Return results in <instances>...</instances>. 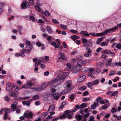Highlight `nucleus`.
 I'll return each mask as SVG.
<instances>
[{
    "label": "nucleus",
    "mask_w": 121,
    "mask_h": 121,
    "mask_svg": "<svg viewBox=\"0 0 121 121\" xmlns=\"http://www.w3.org/2000/svg\"><path fill=\"white\" fill-rule=\"evenodd\" d=\"M66 75L65 72L61 73H59L58 75L57 78L54 79L51 81L49 83V85L50 86L52 87H56L57 86L56 84L58 80H62L64 79Z\"/></svg>",
    "instance_id": "f257e3e1"
},
{
    "label": "nucleus",
    "mask_w": 121,
    "mask_h": 121,
    "mask_svg": "<svg viewBox=\"0 0 121 121\" xmlns=\"http://www.w3.org/2000/svg\"><path fill=\"white\" fill-rule=\"evenodd\" d=\"M118 26L120 27H121V23L119 24L118 26H117L111 28L107 29L104 32L100 33H97V35L101 36L106 35L108 32L110 33L111 31H112L117 29L118 28Z\"/></svg>",
    "instance_id": "f03ea898"
},
{
    "label": "nucleus",
    "mask_w": 121,
    "mask_h": 121,
    "mask_svg": "<svg viewBox=\"0 0 121 121\" xmlns=\"http://www.w3.org/2000/svg\"><path fill=\"white\" fill-rule=\"evenodd\" d=\"M71 112L69 110L66 111L60 117L61 119H63L67 117L69 119H70L72 118V116L70 114Z\"/></svg>",
    "instance_id": "7ed1b4c3"
},
{
    "label": "nucleus",
    "mask_w": 121,
    "mask_h": 121,
    "mask_svg": "<svg viewBox=\"0 0 121 121\" xmlns=\"http://www.w3.org/2000/svg\"><path fill=\"white\" fill-rule=\"evenodd\" d=\"M82 41L83 42L84 47L86 48L91 47L93 46L92 43L91 41H87V40L85 39H82Z\"/></svg>",
    "instance_id": "20e7f679"
},
{
    "label": "nucleus",
    "mask_w": 121,
    "mask_h": 121,
    "mask_svg": "<svg viewBox=\"0 0 121 121\" xmlns=\"http://www.w3.org/2000/svg\"><path fill=\"white\" fill-rule=\"evenodd\" d=\"M30 49L27 50V49H25L24 48H23L22 49L21 52L22 53H21L19 54V56L22 57H23L25 56V54L26 52L28 53V54L30 53V52L31 51V48Z\"/></svg>",
    "instance_id": "39448f33"
},
{
    "label": "nucleus",
    "mask_w": 121,
    "mask_h": 121,
    "mask_svg": "<svg viewBox=\"0 0 121 121\" xmlns=\"http://www.w3.org/2000/svg\"><path fill=\"white\" fill-rule=\"evenodd\" d=\"M14 88V86L11 83L9 82L7 83L6 86V89L8 91H12Z\"/></svg>",
    "instance_id": "423d86ee"
},
{
    "label": "nucleus",
    "mask_w": 121,
    "mask_h": 121,
    "mask_svg": "<svg viewBox=\"0 0 121 121\" xmlns=\"http://www.w3.org/2000/svg\"><path fill=\"white\" fill-rule=\"evenodd\" d=\"M33 114L32 112L29 111H26L24 113L23 116L25 117H26L27 118H31L32 117Z\"/></svg>",
    "instance_id": "0eeeda50"
},
{
    "label": "nucleus",
    "mask_w": 121,
    "mask_h": 121,
    "mask_svg": "<svg viewBox=\"0 0 121 121\" xmlns=\"http://www.w3.org/2000/svg\"><path fill=\"white\" fill-rule=\"evenodd\" d=\"M9 95L11 97H17L19 94V92L17 91H11L9 92Z\"/></svg>",
    "instance_id": "6e6552de"
},
{
    "label": "nucleus",
    "mask_w": 121,
    "mask_h": 121,
    "mask_svg": "<svg viewBox=\"0 0 121 121\" xmlns=\"http://www.w3.org/2000/svg\"><path fill=\"white\" fill-rule=\"evenodd\" d=\"M33 84L32 82H30L28 83L22 85V88L25 89H28L31 88L32 85Z\"/></svg>",
    "instance_id": "1a4fd4ad"
},
{
    "label": "nucleus",
    "mask_w": 121,
    "mask_h": 121,
    "mask_svg": "<svg viewBox=\"0 0 121 121\" xmlns=\"http://www.w3.org/2000/svg\"><path fill=\"white\" fill-rule=\"evenodd\" d=\"M17 103L16 102H13L11 105V110L13 111H14L17 108Z\"/></svg>",
    "instance_id": "9d476101"
},
{
    "label": "nucleus",
    "mask_w": 121,
    "mask_h": 121,
    "mask_svg": "<svg viewBox=\"0 0 121 121\" xmlns=\"http://www.w3.org/2000/svg\"><path fill=\"white\" fill-rule=\"evenodd\" d=\"M72 83V82L71 80L68 81L64 83V86L65 88L67 87L69 88L71 86Z\"/></svg>",
    "instance_id": "9b49d317"
},
{
    "label": "nucleus",
    "mask_w": 121,
    "mask_h": 121,
    "mask_svg": "<svg viewBox=\"0 0 121 121\" xmlns=\"http://www.w3.org/2000/svg\"><path fill=\"white\" fill-rule=\"evenodd\" d=\"M25 43L27 45L26 46V48L25 49H27V50H28L31 48V51L33 49L32 46L30 44V41L28 40Z\"/></svg>",
    "instance_id": "f8f14e48"
},
{
    "label": "nucleus",
    "mask_w": 121,
    "mask_h": 121,
    "mask_svg": "<svg viewBox=\"0 0 121 121\" xmlns=\"http://www.w3.org/2000/svg\"><path fill=\"white\" fill-rule=\"evenodd\" d=\"M22 7L23 9H25L27 7H29V4L27 1H24L22 2L21 4Z\"/></svg>",
    "instance_id": "ddd939ff"
},
{
    "label": "nucleus",
    "mask_w": 121,
    "mask_h": 121,
    "mask_svg": "<svg viewBox=\"0 0 121 121\" xmlns=\"http://www.w3.org/2000/svg\"><path fill=\"white\" fill-rule=\"evenodd\" d=\"M78 65L79 66H82V65H85L86 64V62L85 60L82 61L81 60H78L77 62Z\"/></svg>",
    "instance_id": "4468645a"
},
{
    "label": "nucleus",
    "mask_w": 121,
    "mask_h": 121,
    "mask_svg": "<svg viewBox=\"0 0 121 121\" xmlns=\"http://www.w3.org/2000/svg\"><path fill=\"white\" fill-rule=\"evenodd\" d=\"M86 77L85 75H83L79 77L77 79L78 82H81L83 81L85 79Z\"/></svg>",
    "instance_id": "2eb2a0df"
},
{
    "label": "nucleus",
    "mask_w": 121,
    "mask_h": 121,
    "mask_svg": "<svg viewBox=\"0 0 121 121\" xmlns=\"http://www.w3.org/2000/svg\"><path fill=\"white\" fill-rule=\"evenodd\" d=\"M60 95L58 93H56L53 94V96H52V98H54L55 100L58 99L59 98Z\"/></svg>",
    "instance_id": "dca6fc26"
},
{
    "label": "nucleus",
    "mask_w": 121,
    "mask_h": 121,
    "mask_svg": "<svg viewBox=\"0 0 121 121\" xmlns=\"http://www.w3.org/2000/svg\"><path fill=\"white\" fill-rule=\"evenodd\" d=\"M55 109V106L53 104L50 105L49 107L48 110V112L50 111H53Z\"/></svg>",
    "instance_id": "f3484780"
},
{
    "label": "nucleus",
    "mask_w": 121,
    "mask_h": 121,
    "mask_svg": "<svg viewBox=\"0 0 121 121\" xmlns=\"http://www.w3.org/2000/svg\"><path fill=\"white\" fill-rule=\"evenodd\" d=\"M79 70L78 66L74 67L72 69V72L73 73H75L78 72Z\"/></svg>",
    "instance_id": "a211bd4d"
},
{
    "label": "nucleus",
    "mask_w": 121,
    "mask_h": 121,
    "mask_svg": "<svg viewBox=\"0 0 121 121\" xmlns=\"http://www.w3.org/2000/svg\"><path fill=\"white\" fill-rule=\"evenodd\" d=\"M102 53H105L107 54H113V55H115L114 53H112L109 50H104L102 51Z\"/></svg>",
    "instance_id": "6ab92c4d"
},
{
    "label": "nucleus",
    "mask_w": 121,
    "mask_h": 121,
    "mask_svg": "<svg viewBox=\"0 0 121 121\" xmlns=\"http://www.w3.org/2000/svg\"><path fill=\"white\" fill-rule=\"evenodd\" d=\"M80 33L81 34L83 35L84 36H89L88 33L86 31H82L80 32Z\"/></svg>",
    "instance_id": "aec40b11"
},
{
    "label": "nucleus",
    "mask_w": 121,
    "mask_h": 121,
    "mask_svg": "<svg viewBox=\"0 0 121 121\" xmlns=\"http://www.w3.org/2000/svg\"><path fill=\"white\" fill-rule=\"evenodd\" d=\"M2 111H3L5 112L4 114H8L10 112V110L7 108L2 109Z\"/></svg>",
    "instance_id": "412c9836"
},
{
    "label": "nucleus",
    "mask_w": 121,
    "mask_h": 121,
    "mask_svg": "<svg viewBox=\"0 0 121 121\" xmlns=\"http://www.w3.org/2000/svg\"><path fill=\"white\" fill-rule=\"evenodd\" d=\"M98 104V102H95L94 104L91 107V109H95L96 108V105Z\"/></svg>",
    "instance_id": "4be33fe9"
},
{
    "label": "nucleus",
    "mask_w": 121,
    "mask_h": 121,
    "mask_svg": "<svg viewBox=\"0 0 121 121\" xmlns=\"http://www.w3.org/2000/svg\"><path fill=\"white\" fill-rule=\"evenodd\" d=\"M47 29L48 33L49 34H52V30L51 29V27L49 26H47Z\"/></svg>",
    "instance_id": "5701e85b"
},
{
    "label": "nucleus",
    "mask_w": 121,
    "mask_h": 121,
    "mask_svg": "<svg viewBox=\"0 0 121 121\" xmlns=\"http://www.w3.org/2000/svg\"><path fill=\"white\" fill-rule=\"evenodd\" d=\"M3 119L5 120L8 119L9 120H10V118L9 117V116L7 114H4L3 116Z\"/></svg>",
    "instance_id": "b1692460"
},
{
    "label": "nucleus",
    "mask_w": 121,
    "mask_h": 121,
    "mask_svg": "<svg viewBox=\"0 0 121 121\" xmlns=\"http://www.w3.org/2000/svg\"><path fill=\"white\" fill-rule=\"evenodd\" d=\"M67 67L66 69H67V70H70L71 68V64L69 63H67Z\"/></svg>",
    "instance_id": "393cba45"
},
{
    "label": "nucleus",
    "mask_w": 121,
    "mask_h": 121,
    "mask_svg": "<svg viewBox=\"0 0 121 121\" xmlns=\"http://www.w3.org/2000/svg\"><path fill=\"white\" fill-rule=\"evenodd\" d=\"M59 55L61 58H62V59L63 60H65V56L64 54L62 52H60L59 53Z\"/></svg>",
    "instance_id": "a878e982"
},
{
    "label": "nucleus",
    "mask_w": 121,
    "mask_h": 121,
    "mask_svg": "<svg viewBox=\"0 0 121 121\" xmlns=\"http://www.w3.org/2000/svg\"><path fill=\"white\" fill-rule=\"evenodd\" d=\"M51 44L52 45H54L56 48H58L59 47V45L54 42L52 43H51Z\"/></svg>",
    "instance_id": "bb28decb"
},
{
    "label": "nucleus",
    "mask_w": 121,
    "mask_h": 121,
    "mask_svg": "<svg viewBox=\"0 0 121 121\" xmlns=\"http://www.w3.org/2000/svg\"><path fill=\"white\" fill-rule=\"evenodd\" d=\"M103 38V37H102L98 39L96 41V43L97 44H99L100 42L102 41Z\"/></svg>",
    "instance_id": "cd10ccee"
},
{
    "label": "nucleus",
    "mask_w": 121,
    "mask_h": 121,
    "mask_svg": "<svg viewBox=\"0 0 121 121\" xmlns=\"http://www.w3.org/2000/svg\"><path fill=\"white\" fill-rule=\"evenodd\" d=\"M33 99L34 100H38L39 99V96L37 95H36L33 97Z\"/></svg>",
    "instance_id": "c85d7f7f"
},
{
    "label": "nucleus",
    "mask_w": 121,
    "mask_h": 121,
    "mask_svg": "<svg viewBox=\"0 0 121 121\" xmlns=\"http://www.w3.org/2000/svg\"><path fill=\"white\" fill-rule=\"evenodd\" d=\"M112 60L109 59L108 60V62L107 63L106 65L107 66H110L111 64Z\"/></svg>",
    "instance_id": "c756f323"
},
{
    "label": "nucleus",
    "mask_w": 121,
    "mask_h": 121,
    "mask_svg": "<svg viewBox=\"0 0 121 121\" xmlns=\"http://www.w3.org/2000/svg\"><path fill=\"white\" fill-rule=\"evenodd\" d=\"M75 58H76V60L78 61V60H81L82 58V57L80 56H78L76 57Z\"/></svg>",
    "instance_id": "7c9ffc66"
},
{
    "label": "nucleus",
    "mask_w": 121,
    "mask_h": 121,
    "mask_svg": "<svg viewBox=\"0 0 121 121\" xmlns=\"http://www.w3.org/2000/svg\"><path fill=\"white\" fill-rule=\"evenodd\" d=\"M41 62V60L40 59L37 60V61H36V62L35 66V67H37L38 65Z\"/></svg>",
    "instance_id": "2f4dec72"
},
{
    "label": "nucleus",
    "mask_w": 121,
    "mask_h": 121,
    "mask_svg": "<svg viewBox=\"0 0 121 121\" xmlns=\"http://www.w3.org/2000/svg\"><path fill=\"white\" fill-rule=\"evenodd\" d=\"M116 46V48H118L119 50H121V43L117 44Z\"/></svg>",
    "instance_id": "473e14b6"
},
{
    "label": "nucleus",
    "mask_w": 121,
    "mask_h": 121,
    "mask_svg": "<svg viewBox=\"0 0 121 121\" xmlns=\"http://www.w3.org/2000/svg\"><path fill=\"white\" fill-rule=\"evenodd\" d=\"M118 94V92L117 91H115L113 93H112L110 95V96H112L116 95Z\"/></svg>",
    "instance_id": "72a5a7b5"
},
{
    "label": "nucleus",
    "mask_w": 121,
    "mask_h": 121,
    "mask_svg": "<svg viewBox=\"0 0 121 121\" xmlns=\"http://www.w3.org/2000/svg\"><path fill=\"white\" fill-rule=\"evenodd\" d=\"M108 43H106L105 42H102L100 44L101 46H106L108 44Z\"/></svg>",
    "instance_id": "f704fd0d"
},
{
    "label": "nucleus",
    "mask_w": 121,
    "mask_h": 121,
    "mask_svg": "<svg viewBox=\"0 0 121 121\" xmlns=\"http://www.w3.org/2000/svg\"><path fill=\"white\" fill-rule=\"evenodd\" d=\"M76 118L78 120H81L82 118V117L79 115H77L76 117Z\"/></svg>",
    "instance_id": "c9c22d12"
},
{
    "label": "nucleus",
    "mask_w": 121,
    "mask_h": 121,
    "mask_svg": "<svg viewBox=\"0 0 121 121\" xmlns=\"http://www.w3.org/2000/svg\"><path fill=\"white\" fill-rule=\"evenodd\" d=\"M86 88V87L85 86H83L79 89V90L81 91H83L85 90Z\"/></svg>",
    "instance_id": "e433bc0d"
},
{
    "label": "nucleus",
    "mask_w": 121,
    "mask_h": 121,
    "mask_svg": "<svg viewBox=\"0 0 121 121\" xmlns=\"http://www.w3.org/2000/svg\"><path fill=\"white\" fill-rule=\"evenodd\" d=\"M60 26L62 29L64 30H65L67 29V26H64L63 25L61 24Z\"/></svg>",
    "instance_id": "4c0bfd02"
},
{
    "label": "nucleus",
    "mask_w": 121,
    "mask_h": 121,
    "mask_svg": "<svg viewBox=\"0 0 121 121\" xmlns=\"http://www.w3.org/2000/svg\"><path fill=\"white\" fill-rule=\"evenodd\" d=\"M95 118L93 116L90 117V119L89 120V121H95L94 120Z\"/></svg>",
    "instance_id": "58836bf2"
},
{
    "label": "nucleus",
    "mask_w": 121,
    "mask_h": 121,
    "mask_svg": "<svg viewBox=\"0 0 121 121\" xmlns=\"http://www.w3.org/2000/svg\"><path fill=\"white\" fill-rule=\"evenodd\" d=\"M31 20L32 22H34L35 21V19L34 17L33 16H30L29 20Z\"/></svg>",
    "instance_id": "ea45409f"
},
{
    "label": "nucleus",
    "mask_w": 121,
    "mask_h": 121,
    "mask_svg": "<svg viewBox=\"0 0 121 121\" xmlns=\"http://www.w3.org/2000/svg\"><path fill=\"white\" fill-rule=\"evenodd\" d=\"M86 50H87V53L89 54L91 53L92 52L91 50L89 48H86Z\"/></svg>",
    "instance_id": "a19ab883"
},
{
    "label": "nucleus",
    "mask_w": 121,
    "mask_h": 121,
    "mask_svg": "<svg viewBox=\"0 0 121 121\" xmlns=\"http://www.w3.org/2000/svg\"><path fill=\"white\" fill-rule=\"evenodd\" d=\"M45 87V83H43L39 87L40 89H44Z\"/></svg>",
    "instance_id": "79ce46f5"
},
{
    "label": "nucleus",
    "mask_w": 121,
    "mask_h": 121,
    "mask_svg": "<svg viewBox=\"0 0 121 121\" xmlns=\"http://www.w3.org/2000/svg\"><path fill=\"white\" fill-rule=\"evenodd\" d=\"M44 14L45 15L48 16L50 15V13L47 10H46L44 12Z\"/></svg>",
    "instance_id": "37998d69"
},
{
    "label": "nucleus",
    "mask_w": 121,
    "mask_h": 121,
    "mask_svg": "<svg viewBox=\"0 0 121 121\" xmlns=\"http://www.w3.org/2000/svg\"><path fill=\"white\" fill-rule=\"evenodd\" d=\"M114 64L115 65L117 66H121V62H115Z\"/></svg>",
    "instance_id": "c03bdc74"
},
{
    "label": "nucleus",
    "mask_w": 121,
    "mask_h": 121,
    "mask_svg": "<svg viewBox=\"0 0 121 121\" xmlns=\"http://www.w3.org/2000/svg\"><path fill=\"white\" fill-rule=\"evenodd\" d=\"M91 56V54L87 53L84 54V56L85 57H89Z\"/></svg>",
    "instance_id": "a18cd8bd"
},
{
    "label": "nucleus",
    "mask_w": 121,
    "mask_h": 121,
    "mask_svg": "<svg viewBox=\"0 0 121 121\" xmlns=\"http://www.w3.org/2000/svg\"><path fill=\"white\" fill-rule=\"evenodd\" d=\"M115 71H112L109 74V76H111L115 74Z\"/></svg>",
    "instance_id": "49530a36"
},
{
    "label": "nucleus",
    "mask_w": 121,
    "mask_h": 121,
    "mask_svg": "<svg viewBox=\"0 0 121 121\" xmlns=\"http://www.w3.org/2000/svg\"><path fill=\"white\" fill-rule=\"evenodd\" d=\"M35 8L36 10L38 11H40L41 9L38 6L36 5L35 6Z\"/></svg>",
    "instance_id": "de8ad7c7"
},
{
    "label": "nucleus",
    "mask_w": 121,
    "mask_h": 121,
    "mask_svg": "<svg viewBox=\"0 0 121 121\" xmlns=\"http://www.w3.org/2000/svg\"><path fill=\"white\" fill-rule=\"evenodd\" d=\"M53 22L55 24H58L59 22L55 19H53L52 20Z\"/></svg>",
    "instance_id": "09e8293b"
},
{
    "label": "nucleus",
    "mask_w": 121,
    "mask_h": 121,
    "mask_svg": "<svg viewBox=\"0 0 121 121\" xmlns=\"http://www.w3.org/2000/svg\"><path fill=\"white\" fill-rule=\"evenodd\" d=\"M86 85L88 87H91L93 86V84L91 82H89Z\"/></svg>",
    "instance_id": "8fccbe9b"
},
{
    "label": "nucleus",
    "mask_w": 121,
    "mask_h": 121,
    "mask_svg": "<svg viewBox=\"0 0 121 121\" xmlns=\"http://www.w3.org/2000/svg\"><path fill=\"white\" fill-rule=\"evenodd\" d=\"M4 99L6 101H8L10 100V99L9 98L8 96L6 95L4 97Z\"/></svg>",
    "instance_id": "3c124183"
},
{
    "label": "nucleus",
    "mask_w": 121,
    "mask_h": 121,
    "mask_svg": "<svg viewBox=\"0 0 121 121\" xmlns=\"http://www.w3.org/2000/svg\"><path fill=\"white\" fill-rule=\"evenodd\" d=\"M98 81L97 80H95L93 81L92 82L93 84L94 85H95L97 84H98Z\"/></svg>",
    "instance_id": "603ef678"
},
{
    "label": "nucleus",
    "mask_w": 121,
    "mask_h": 121,
    "mask_svg": "<svg viewBox=\"0 0 121 121\" xmlns=\"http://www.w3.org/2000/svg\"><path fill=\"white\" fill-rule=\"evenodd\" d=\"M75 109L76 110H78L80 108L79 105L78 104L76 105L75 106Z\"/></svg>",
    "instance_id": "864d4df0"
},
{
    "label": "nucleus",
    "mask_w": 121,
    "mask_h": 121,
    "mask_svg": "<svg viewBox=\"0 0 121 121\" xmlns=\"http://www.w3.org/2000/svg\"><path fill=\"white\" fill-rule=\"evenodd\" d=\"M75 95L73 94H72L70 95V98L72 100H73L74 99V97L75 96Z\"/></svg>",
    "instance_id": "5fc2aeb1"
},
{
    "label": "nucleus",
    "mask_w": 121,
    "mask_h": 121,
    "mask_svg": "<svg viewBox=\"0 0 121 121\" xmlns=\"http://www.w3.org/2000/svg\"><path fill=\"white\" fill-rule=\"evenodd\" d=\"M34 0H29V2L30 3V4L32 5H33L34 4Z\"/></svg>",
    "instance_id": "6e6d98bb"
},
{
    "label": "nucleus",
    "mask_w": 121,
    "mask_h": 121,
    "mask_svg": "<svg viewBox=\"0 0 121 121\" xmlns=\"http://www.w3.org/2000/svg\"><path fill=\"white\" fill-rule=\"evenodd\" d=\"M70 31L72 33H77V31L76 30H74L73 29L70 30Z\"/></svg>",
    "instance_id": "4d7b16f0"
},
{
    "label": "nucleus",
    "mask_w": 121,
    "mask_h": 121,
    "mask_svg": "<svg viewBox=\"0 0 121 121\" xmlns=\"http://www.w3.org/2000/svg\"><path fill=\"white\" fill-rule=\"evenodd\" d=\"M71 38H74L76 39H79V37L78 36L75 35H73V36L71 37Z\"/></svg>",
    "instance_id": "13d9d810"
},
{
    "label": "nucleus",
    "mask_w": 121,
    "mask_h": 121,
    "mask_svg": "<svg viewBox=\"0 0 121 121\" xmlns=\"http://www.w3.org/2000/svg\"><path fill=\"white\" fill-rule=\"evenodd\" d=\"M67 93L65 89L64 90H63L61 92L62 95L64 94Z\"/></svg>",
    "instance_id": "bf43d9fd"
},
{
    "label": "nucleus",
    "mask_w": 121,
    "mask_h": 121,
    "mask_svg": "<svg viewBox=\"0 0 121 121\" xmlns=\"http://www.w3.org/2000/svg\"><path fill=\"white\" fill-rule=\"evenodd\" d=\"M89 98H84L83 99V101L84 102L87 101L89 100Z\"/></svg>",
    "instance_id": "052dcab7"
},
{
    "label": "nucleus",
    "mask_w": 121,
    "mask_h": 121,
    "mask_svg": "<svg viewBox=\"0 0 121 121\" xmlns=\"http://www.w3.org/2000/svg\"><path fill=\"white\" fill-rule=\"evenodd\" d=\"M111 111L112 113L116 112H117L116 110L113 108H112Z\"/></svg>",
    "instance_id": "680f3d73"
},
{
    "label": "nucleus",
    "mask_w": 121,
    "mask_h": 121,
    "mask_svg": "<svg viewBox=\"0 0 121 121\" xmlns=\"http://www.w3.org/2000/svg\"><path fill=\"white\" fill-rule=\"evenodd\" d=\"M40 104V103L39 101H36L35 102V104L36 105H39Z\"/></svg>",
    "instance_id": "e2e57ef3"
},
{
    "label": "nucleus",
    "mask_w": 121,
    "mask_h": 121,
    "mask_svg": "<svg viewBox=\"0 0 121 121\" xmlns=\"http://www.w3.org/2000/svg\"><path fill=\"white\" fill-rule=\"evenodd\" d=\"M88 91H85L84 92V93L83 94V96H85L87 95H88Z\"/></svg>",
    "instance_id": "0e129e2a"
},
{
    "label": "nucleus",
    "mask_w": 121,
    "mask_h": 121,
    "mask_svg": "<svg viewBox=\"0 0 121 121\" xmlns=\"http://www.w3.org/2000/svg\"><path fill=\"white\" fill-rule=\"evenodd\" d=\"M40 29L42 31L44 32H45L46 31V29L44 28L43 27H41Z\"/></svg>",
    "instance_id": "69168bd1"
},
{
    "label": "nucleus",
    "mask_w": 121,
    "mask_h": 121,
    "mask_svg": "<svg viewBox=\"0 0 121 121\" xmlns=\"http://www.w3.org/2000/svg\"><path fill=\"white\" fill-rule=\"evenodd\" d=\"M23 28V27L21 26L20 25L18 26V28L19 29L18 30H20V31L22 30Z\"/></svg>",
    "instance_id": "338daca9"
},
{
    "label": "nucleus",
    "mask_w": 121,
    "mask_h": 121,
    "mask_svg": "<svg viewBox=\"0 0 121 121\" xmlns=\"http://www.w3.org/2000/svg\"><path fill=\"white\" fill-rule=\"evenodd\" d=\"M49 72L48 71L45 72L44 73V74L45 76H47L49 74Z\"/></svg>",
    "instance_id": "774afa93"
}]
</instances>
